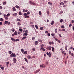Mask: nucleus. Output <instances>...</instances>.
Here are the masks:
<instances>
[{
  "label": "nucleus",
  "mask_w": 74,
  "mask_h": 74,
  "mask_svg": "<svg viewBox=\"0 0 74 74\" xmlns=\"http://www.w3.org/2000/svg\"><path fill=\"white\" fill-rule=\"evenodd\" d=\"M38 41L39 42H42V41L40 39H38Z\"/></svg>",
  "instance_id": "obj_39"
},
{
  "label": "nucleus",
  "mask_w": 74,
  "mask_h": 74,
  "mask_svg": "<svg viewBox=\"0 0 74 74\" xmlns=\"http://www.w3.org/2000/svg\"><path fill=\"white\" fill-rule=\"evenodd\" d=\"M60 23H62V22H63V19H61L60 21Z\"/></svg>",
  "instance_id": "obj_35"
},
{
  "label": "nucleus",
  "mask_w": 74,
  "mask_h": 74,
  "mask_svg": "<svg viewBox=\"0 0 74 74\" xmlns=\"http://www.w3.org/2000/svg\"><path fill=\"white\" fill-rule=\"evenodd\" d=\"M6 3H7V2H6V1L4 2L3 3V5H5V4H6Z\"/></svg>",
  "instance_id": "obj_27"
},
{
  "label": "nucleus",
  "mask_w": 74,
  "mask_h": 74,
  "mask_svg": "<svg viewBox=\"0 0 74 74\" xmlns=\"http://www.w3.org/2000/svg\"><path fill=\"white\" fill-rule=\"evenodd\" d=\"M1 69L2 70H4V67L3 66L1 67Z\"/></svg>",
  "instance_id": "obj_34"
},
{
  "label": "nucleus",
  "mask_w": 74,
  "mask_h": 74,
  "mask_svg": "<svg viewBox=\"0 0 74 74\" xmlns=\"http://www.w3.org/2000/svg\"><path fill=\"white\" fill-rule=\"evenodd\" d=\"M44 45L43 44L42 45H41V47H44Z\"/></svg>",
  "instance_id": "obj_62"
},
{
  "label": "nucleus",
  "mask_w": 74,
  "mask_h": 74,
  "mask_svg": "<svg viewBox=\"0 0 74 74\" xmlns=\"http://www.w3.org/2000/svg\"><path fill=\"white\" fill-rule=\"evenodd\" d=\"M25 60V62H28V61H27V60L26 58H24Z\"/></svg>",
  "instance_id": "obj_16"
},
{
  "label": "nucleus",
  "mask_w": 74,
  "mask_h": 74,
  "mask_svg": "<svg viewBox=\"0 0 74 74\" xmlns=\"http://www.w3.org/2000/svg\"><path fill=\"white\" fill-rule=\"evenodd\" d=\"M45 33H48V31H46L45 32Z\"/></svg>",
  "instance_id": "obj_60"
},
{
  "label": "nucleus",
  "mask_w": 74,
  "mask_h": 74,
  "mask_svg": "<svg viewBox=\"0 0 74 74\" xmlns=\"http://www.w3.org/2000/svg\"><path fill=\"white\" fill-rule=\"evenodd\" d=\"M40 71V69H38L35 72V73H38V72H39Z\"/></svg>",
  "instance_id": "obj_6"
},
{
  "label": "nucleus",
  "mask_w": 74,
  "mask_h": 74,
  "mask_svg": "<svg viewBox=\"0 0 74 74\" xmlns=\"http://www.w3.org/2000/svg\"><path fill=\"white\" fill-rule=\"evenodd\" d=\"M17 25H18V26H21V24L20 23V22H18L17 23Z\"/></svg>",
  "instance_id": "obj_20"
},
{
  "label": "nucleus",
  "mask_w": 74,
  "mask_h": 74,
  "mask_svg": "<svg viewBox=\"0 0 74 74\" xmlns=\"http://www.w3.org/2000/svg\"><path fill=\"white\" fill-rule=\"evenodd\" d=\"M52 48V47L51 46H49V47H47L46 49L48 50H51Z\"/></svg>",
  "instance_id": "obj_3"
},
{
  "label": "nucleus",
  "mask_w": 74,
  "mask_h": 74,
  "mask_svg": "<svg viewBox=\"0 0 74 74\" xmlns=\"http://www.w3.org/2000/svg\"><path fill=\"white\" fill-rule=\"evenodd\" d=\"M10 57H12V58L13 57V53H12L10 55Z\"/></svg>",
  "instance_id": "obj_22"
},
{
  "label": "nucleus",
  "mask_w": 74,
  "mask_h": 74,
  "mask_svg": "<svg viewBox=\"0 0 74 74\" xmlns=\"http://www.w3.org/2000/svg\"><path fill=\"white\" fill-rule=\"evenodd\" d=\"M40 67H43V68H44L45 67V66L44 67V65L42 64V65H40Z\"/></svg>",
  "instance_id": "obj_12"
},
{
  "label": "nucleus",
  "mask_w": 74,
  "mask_h": 74,
  "mask_svg": "<svg viewBox=\"0 0 74 74\" xmlns=\"http://www.w3.org/2000/svg\"><path fill=\"white\" fill-rule=\"evenodd\" d=\"M8 53L10 55V54H11V53H12V51H8Z\"/></svg>",
  "instance_id": "obj_28"
},
{
  "label": "nucleus",
  "mask_w": 74,
  "mask_h": 74,
  "mask_svg": "<svg viewBox=\"0 0 74 74\" xmlns=\"http://www.w3.org/2000/svg\"><path fill=\"white\" fill-rule=\"evenodd\" d=\"M25 33H28V30H26L25 32Z\"/></svg>",
  "instance_id": "obj_49"
},
{
  "label": "nucleus",
  "mask_w": 74,
  "mask_h": 74,
  "mask_svg": "<svg viewBox=\"0 0 74 74\" xmlns=\"http://www.w3.org/2000/svg\"><path fill=\"white\" fill-rule=\"evenodd\" d=\"M52 51L54 52V48L53 47H52Z\"/></svg>",
  "instance_id": "obj_45"
},
{
  "label": "nucleus",
  "mask_w": 74,
  "mask_h": 74,
  "mask_svg": "<svg viewBox=\"0 0 74 74\" xmlns=\"http://www.w3.org/2000/svg\"><path fill=\"white\" fill-rule=\"evenodd\" d=\"M49 44H50V45H51V44H52L50 42H49Z\"/></svg>",
  "instance_id": "obj_64"
},
{
  "label": "nucleus",
  "mask_w": 74,
  "mask_h": 74,
  "mask_svg": "<svg viewBox=\"0 0 74 74\" xmlns=\"http://www.w3.org/2000/svg\"><path fill=\"white\" fill-rule=\"evenodd\" d=\"M53 23H54V21H52L51 22V24L52 25H53Z\"/></svg>",
  "instance_id": "obj_17"
},
{
  "label": "nucleus",
  "mask_w": 74,
  "mask_h": 74,
  "mask_svg": "<svg viewBox=\"0 0 74 74\" xmlns=\"http://www.w3.org/2000/svg\"><path fill=\"white\" fill-rule=\"evenodd\" d=\"M16 62V59L15 58H13V63H15Z\"/></svg>",
  "instance_id": "obj_4"
},
{
  "label": "nucleus",
  "mask_w": 74,
  "mask_h": 74,
  "mask_svg": "<svg viewBox=\"0 0 74 74\" xmlns=\"http://www.w3.org/2000/svg\"><path fill=\"white\" fill-rule=\"evenodd\" d=\"M23 12H27L28 11V10H25V9H23Z\"/></svg>",
  "instance_id": "obj_7"
},
{
  "label": "nucleus",
  "mask_w": 74,
  "mask_h": 74,
  "mask_svg": "<svg viewBox=\"0 0 74 74\" xmlns=\"http://www.w3.org/2000/svg\"><path fill=\"white\" fill-rule=\"evenodd\" d=\"M0 21H4V19H3L2 18H1L0 19Z\"/></svg>",
  "instance_id": "obj_31"
},
{
  "label": "nucleus",
  "mask_w": 74,
  "mask_h": 74,
  "mask_svg": "<svg viewBox=\"0 0 74 74\" xmlns=\"http://www.w3.org/2000/svg\"><path fill=\"white\" fill-rule=\"evenodd\" d=\"M48 4H50V5H52V4L50 2H48Z\"/></svg>",
  "instance_id": "obj_42"
},
{
  "label": "nucleus",
  "mask_w": 74,
  "mask_h": 74,
  "mask_svg": "<svg viewBox=\"0 0 74 74\" xmlns=\"http://www.w3.org/2000/svg\"><path fill=\"white\" fill-rule=\"evenodd\" d=\"M27 38V37L26 36H25L23 37L22 38H21V40H23L25 39H26V38Z\"/></svg>",
  "instance_id": "obj_9"
},
{
  "label": "nucleus",
  "mask_w": 74,
  "mask_h": 74,
  "mask_svg": "<svg viewBox=\"0 0 74 74\" xmlns=\"http://www.w3.org/2000/svg\"><path fill=\"white\" fill-rule=\"evenodd\" d=\"M17 15V13H16L14 14H12V15H13V16H16Z\"/></svg>",
  "instance_id": "obj_18"
},
{
  "label": "nucleus",
  "mask_w": 74,
  "mask_h": 74,
  "mask_svg": "<svg viewBox=\"0 0 74 74\" xmlns=\"http://www.w3.org/2000/svg\"><path fill=\"white\" fill-rule=\"evenodd\" d=\"M19 40L18 39H16V40H14V42H17V41H18Z\"/></svg>",
  "instance_id": "obj_36"
},
{
  "label": "nucleus",
  "mask_w": 74,
  "mask_h": 74,
  "mask_svg": "<svg viewBox=\"0 0 74 74\" xmlns=\"http://www.w3.org/2000/svg\"><path fill=\"white\" fill-rule=\"evenodd\" d=\"M19 15H22V13H21V12H19Z\"/></svg>",
  "instance_id": "obj_37"
},
{
  "label": "nucleus",
  "mask_w": 74,
  "mask_h": 74,
  "mask_svg": "<svg viewBox=\"0 0 74 74\" xmlns=\"http://www.w3.org/2000/svg\"><path fill=\"white\" fill-rule=\"evenodd\" d=\"M71 26H72V25H71V24H70L69 25V27H71Z\"/></svg>",
  "instance_id": "obj_55"
},
{
  "label": "nucleus",
  "mask_w": 74,
  "mask_h": 74,
  "mask_svg": "<svg viewBox=\"0 0 74 74\" xmlns=\"http://www.w3.org/2000/svg\"><path fill=\"white\" fill-rule=\"evenodd\" d=\"M8 21H5V24H6V25H7V24H8Z\"/></svg>",
  "instance_id": "obj_23"
},
{
  "label": "nucleus",
  "mask_w": 74,
  "mask_h": 74,
  "mask_svg": "<svg viewBox=\"0 0 74 74\" xmlns=\"http://www.w3.org/2000/svg\"><path fill=\"white\" fill-rule=\"evenodd\" d=\"M62 31H63V32H64V31H65V29H63L62 30Z\"/></svg>",
  "instance_id": "obj_58"
},
{
  "label": "nucleus",
  "mask_w": 74,
  "mask_h": 74,
  "mask_svg": "<svg viewBox=\"0 0 74 74\" xmlns=\"http://www.w3.org/2000/svg\"><path fill=\"white\" fill-rule=\"evenodd\" d=\"M17 21H21V20H20V19H19L18 18H17Z\"/></svg>",
  "instance_id": "obj_53"
},
{
  "label": "nucleus",
  "mask_w": 74,
  "mask_h": 74,
  "mask_svg": "<svg viewBox=\"0 0 74 74\" xmlns=\"http://www.w3.org/2000/svg\"><path fill=\"white\" fill-rule=\"evenodd\" d=\"M10 16V13L6 15V16H7V17H8V16Z\"/></svg>",
  "instance_id": "obj_15"
},
{
  "label": "nucleus",
  "mask_w": 74,
  "mask_h": 74,
  "mask_svg": "<svg viewBox=\"0 0 74 74\" xmlns=\"http://www.w3.org/2000/svg\"><path fill=\"white\" fill-rule=\"evenodd\" d=\"M27 35H28V34L27 33H24L23 34V37H24V36H27Z\"/></svg>",
  "instance_id": "obj_10"
},
{
  "label": "nucleus",
  "mask_w": 74,
  "mask_h": 74,
  "mask_svg": "<svg viewBox=\"0 0 74 74\" xmlns=\"http://www.w3.org/2000/svg\"><path fill=\"white\" fill-rule=\"evenodd\" d=\"M5 19H6V20H7L8 19V18L7 17H5Z\"/></svg>",
  "instance_id": "obj_47"
},
{
  "label": "nucleus",
  "mask_w": 74,
  "mask_h": 74,
  "mask_svg": "<svg viewBox=\"0 0 74 74\" xmlns=\"http://www.w3.org/2000/svg\"><path fill=\"white\" fill-rule=\"evenodd\" d=\"M2 22L0 21V25H2Z\"/></svg>",
  "instance_id": "obj_57"
},
{
  "label": "nucleus",
  "mask_w": 74,
  "mask_h": 74,
  "mask_svg": "<svg viewBox=\"0 0 74 74\" xmlns=\"http://www.w3.org/2000/svg\"><path fill=\"white\" fill-rule=\"evenodd\" d=\"M21 51L22 52V53H23V52H24V50L23 49H21Z\"/></svg>",
  "instance_id": "obj_30"
},
{
  "label": "nucleus",
  "mask_w": 74,
  "mask_h": 74,
  "mask_svg": "<svg viewBox=\"0 0 74 74\" xmlns=\"http://www.w3.org/2000/svg\"><path fill=\"white\" fill-rule=\"evenodd\" d=\"M71 56H74V54L73 53H71Z\"/></svg>",
  "instance_id": "obj_52"
},
{
  "label": "nucleus",
  "mask_w": 74,
  "mask_h": 74,
  "mask_svg": "<svg viewBox=\"0 0 74 74\" xmlns=\"http://www.w3.org/2000/svg\"><path fill=\"white\" fill-rule=\"evenodd\" d=\"M8 64H9V62H6V66L7 67H8Z\"/></svg>",
  "instance_id": "obj_32"
},
{
  "label": "nucleus",
  "mask_w": 74,
  "mask_h": 74,
  "mask_svg": "<svg viewBox=\"0 0 74 74\" xmlns=\"http://www.w3.org/2000/svg\"><path fill=\"white\" fill-rule=\"evenodd\" d=\"M19 30L21 32H22V31H23V29H19Z\"/></svg>",
  "instance_id": "obj_41"
},
{
  "label": "nucleus",
  "mask_w": 74,
  "mask_h": 74,
  "mask_svg": "<svg viewBox=\"0 0 74 74\" xmlns=\"http://www.w3.org/2000/svg\"><path fill=\"white\" fill-rule=\"evenodd\" d=\"M11 40H12V41H15V39L13 38H11Z\"/></svg>",
  "instance_id": "obj_26"
},
{
  "label": "nucleus",
  "mask_w": 74,
  "mask_h": 74,
  "mask_svg": "<svg viewBox=\"0 0 74 74\" xmlns=\"http://www.w3.org/2000/svg\"><path fill=\"white\" fill-rule=\"evenodd\" d=\"M12 10H13V11H15L16 10V8H15V7H14L12 8Z\"/></svg>",
  "instance_id": "obj_8"
},
{
  "label": "nucleus",
  "mask_w": 74,
  "mask_h": 74,
  "mask_svg": "<svg viewBox=\"0 0 74 74\" xmlns=\"http://www.w3.org/2000/svg\"><path fill=\"white\" fill-rule=\"evenodd\" d=\"M0 10H1V9H2V6H0Z\"/></svg>",
  "instance_id": "obj_63"
},
{
  "label": "nucleus",
  "mask_w": 74,
  "mask_h": 74,
  "mask_svg": "<svg viewBox=\"0 0 74 74\" xmlns=\"http://www.w3.org/2000/svg\"><path fill=\"white\" fill-rule=\"evenodd\" d=\"M36 49V48H33L32 49V51H35V50Z\"/></svg>",
  "instance_id": "obj_48"
},
{
  "label": "nucleus",
  "mask_w": 74,
  "mask_h": 74,
  "mask_svg": "<svg viewBox=\"0 0 74 74\" xmlns=\"http://www.w3.org/2000/svg\"><path fill=\"white\" fill-rule=\"evenodd\" d=\"M27 58H28V59H30L31 58V57H30V56H28Z\"/></svg>",
  "instance_id": "obj_29"
},
{
  "label": "nucleus",
  "mask_w": 74,
  "mask_h": 74,
  "mask_svg": "<svg viewBox=\"0 0 74 74\" xmlns=\"http://www.w3.org/2000/svg\"><path fill=\"white\" fill-rule=\"evenodd\" d=\"M11 24V23L10 22H8L7 25H10Z\"/></svg>",
  "instance_id": "obj_50"
},
{
  "label": "nucleus",
  "mask_w": 74,
  "mask_h": 74,
  "mask_svg": "<svg viewBox=\"0 0 74 74\" xmlns=\"http://www.w3.org/2000/svg\"><path fill=\"white\" fill-rule=\"evenodd\" d=\"M35 27H36V29H37L38 28V26H37V25H35Z\"/></svg>",
  "instance_id": "obj_38"
},
{
  "label": "nucleus",
  "mask_w": 74,
  "mask_h": 74,
  "mask_svg": "<svg viewBox=\"0 0 74 74\" xmlns=\"http://www.w3.org/2000/svg\"><path fill=\"white\" fill-rule=\"evenodd\" d=\"M39 15H41V14H41V11H39Z\"/></svg>",
  "instance_id": "obj_33"
},
{
  "label": "nucleus",
  "mask_w": 74,
  "mask_h": 74,
  "mask_svg": "<svg viewBox=\"0 0 74 74\" xmlns=\"http://www.w3.org/2000/svg\"><path fill=\"white\" fill-rule=\"evenodd\" d=\"M12 32H14L15 31V29H14V28H12Z\"/></svg>",
  "instance_id": "obj_40"
},
{
  "label": "nucleus",
  "mask_w": 74,
  "mask_h": 74,
  "mask_svg": "<svg viewBox=\"0 0 74 74\" xmlns=\"http://www.w3.org/2000/svg\"><path fill=\"white\" fill-rule=\"evenodd\" d=\"M32 40H35V37L32 38Z\"/></svg>",
  "instance_id": "obj_51"
},
{
  "label": "nucleus",
  "mask_w": 74,
  "mask_h": 74,
  "mask_svg": "<svg viewBox=\"0 0 74 74\" xmlns=\"http://www.w3.org/2000/svg\"><path fill=\"white\" fill-rule=\"evenodd\" d=\"M47 14L48 15L49 14V11H47Z\"/></svg>",
  "instance_id": "obj_44"
},
{
  "label": "nucleus",
  "mask_w": 74,
  "mask_h": 74,
  "mask_svg": "<svg viewBox=\"0 0 74 74\" xmlns=\"http://www.w3.org/2000/svg\"><path fill=\"white\" fill-rule=\"evenodd\" d=\"M23 15L25 16V18H29V16H27V13H24L23 14Z\"/></svg>",
  "instance_id": "obj_2"
},
{
  "label": "nucleus",
  "mask_w": 74,
  "mask_h": 74,
  "mask_svg": "<svg viewBox=\"0 0 74 74\" xmlns=\"http://www.w3.org/2000/svg\"><path fill=\"white\" fill-rule=\"evenodd\" d=\"M40 29L41 30H44V28L42 27H40Z\"/></svg>",
  "instance_id": "obj_25"
},
{
  "label": "nucleus",
  "mask_w": 74,
  "mask_h": 74,
  "mask_svg": "<svg viewBox=\"0 0 74 74\" xmlns=\"http://www.w3.org/2000/svg\"><path fill=\"white\" fill-rule=\"evenodd\" d=\"M58 42H59V43H60V40H59L58 41Z\"/></svg>",
  "instance_id": "obj_61"
},
{
  "label": "nucleus",
  "mask_w": 74,
  "mask_h": 74,
  "mask_svg": "<svg viewBox=\"0 0 74 74\" xmlns=\"http://www.w3.org/2000/svg\"><path fill=\"white\" fill-rule=\"evenodd\" d=\"M27 51H25L23 53V54H25V55H27Z\"/></svg>",
  "instance_id": "obj_13"
},
{
  "label": "nucleus",
  "mask_w": 74,
  "mask_h": 74,
  "mask_svg": "<svg viewBox=\"0 0 74 74\" xmlns=\"http://www.w3.org/2000/svg\"><path fill=\"white\" fill-rule=\"evenodd\" d=\"M50 35H51V34H49V33H48L47 34L48 36H50Z\"/></svg>",
  "instance_id": "obj_46"
},
{
  "label": "nucleus",
  "mask_w": 74,
  "mask_h": 74,
  "mask_svg": "<svg viewBox=\"0 0 74 74\" xmlns=\"http://www.w3.org/2000/svg\"><path fill=\"white\" fill-rule=\"evenodd\" d=\"M61 28H62V29H64V25L62 26Z\"/></svg>",
  "instance_id": "obj_43"
},
{
  "label": "nucleus",
  "mask_w": 74,
  "mask_h": 74,
  "mask_svg": "<svg viewBox=\"0 0 74 74\" xmlns=\"http://www.w3.org/2000/svg\"><path fill=\"white\" fill-rule=\"evenodd\" d=\"M38 42L36 41L35 42V45H38Z\"/></svg>",
  "instance_id": "obj_14"
},
{
  "label": "nucleus",
  "mask_w": 74,
  "mask_h": 74,
  "mask_svg": "<svg viewBox=\"0 0 74 74\" xmlns=\"http://www.w3.org/2000/svg\"><path fill=\"white\" fill-rule=\"evenodd\" d=\"M15 7H16V8H20V7H19L17 5H16L15 6Z\"/></svg>",
  "instance_id": "obj_21"
},
{
  "label": "nucleus",
  "mask_w": 74,
  "mask_h": 74,
  "mask_svg": "<svg viewBox=\"0 0 74 74\" xmlns=\"http://www.w3.org/2000/svg\"><path fill=\"white\" fill-rule=\"evenodd\" d=\"M27 14H28V15H29V14H30V12H27Z\"/></svg>",
  "instance_id": "obj_56"
},
{
  "label": "nucleus",
  "mask_w": 74,
  "mask_h": 74,
  "mask_svg": "<svg viewBox=\"0 0 74 74\" xmlns=\"http://www.w3.org/2000/svg\"><path fill=\"white\" fill-rule=\"evenodd\" d=\"M72 23H73L74 22V21L73 20H72L71 21Z\"/></svg>",
  "instance_id": "obj_59"
},
{
  "label": "nucleus",
  "mask_w": 74,
  "mask_h": 74,
  "mask_svg": "<svg viewBox=\"0 0 74 74\" xmlns=\"http://www.w3.org/2000/svg\"><path fill=\"white\" fill-rule=\"evenodd\" d=\"M30 4H32L33 5H36V3L32 2H31L30 1Z\"/></svg>",
  "instance_id": "obj_5"
},
{
  "label": "nucleus",
  "mask_w": 74,
  "mask_h": 74,
  "mask_svg": "<svg viewBox=\"0 0 74 74\" xmlns=\"http://www.w3.org/2000/svg\"><path fill=\"white\" fill-rule=\"evenodd\" d=\"M46 53L47 55L49 56V58H51V56H52V53H51V52H49L48 53V52L47 51Z\"/></svg>",
  "instance_id": "obj_1"
},
{
  "label": "nucleus",
  "mask_w": 74,
  "mask_h": 74,
  "mask_svg": "<svg viewBox=\"0 0 74 74\" xmlns=\"http://www.w3.org/2000/svg\"><path fill=\"white\" fill-rule=\"evenodd\" d=\"M14 34L15 36H16L17 35V32L16 31H15L14 33Z\"/></svg>",
  "instance_id": "obj_19"
},
{
  "label": "nucleus",
  "mask_w": 74,
  "mask_h": 74,
  "mask_svg": "<svg viewBox=\"0 0 74 74\" xmlns=\"http://www.w3.org/2000/svg\"><path fill=\"white\" fill-rule=\"evenodd\" d=\"M13 57H16V54H15V53H13Z\"/></svg>",
  "instance_id": "obj_24"
},
{
  "label": "nucleus",
  "mask_w": 74,
  "mask_h": 74,
  "mask_svg": "<svg viewBox=\"0 0 74 74\" xmlns=\"http://www.w3.org/2000/svg\"><path fill=\"white\" fill-rule=\"evenodd\" d=\"M17 34H21V32H17Z\"/></svg>",
  "instance_id": "obj_54"
},
{
  "label": "nucleus",
  "mask_w": 74,
  "mask_h": 74,
  "mask_svg": "<svg viewBox=\"0 0 74 74\" xmlns=\"http://www.w3.org/2000/svg\"><path fill=\"white\" fill-rule=\"evenodd\" d=\"M41 49H42V50L43 51V52H44L45 51V49H44V48L42 47L41 48Z\"/></svg>",
  "instance_id": "obj_11"
}]
</instances>
